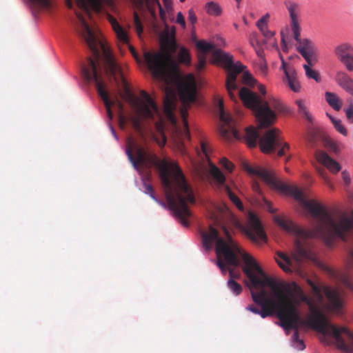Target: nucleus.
Wrapping results in <instances>:
<instances>
[{
    "instance_id": "nucleus-39",
    "label": "nucleus",
    "mask_w": 353,
    "mask_h": 353,
    "mask_svg": "<svg viewBox=\"0 0 353 353\" xmlns=\"http://www.w3.org/2000/svg\"><path fill=\"white\" fill-rule=\"evenodd\" d=\"M220 165L229 172H232L234 167V164L227 158L223 157L219 161Z\"/></svg>"
},
{
    "instance_id": "nucleus-60",
    "label": "nucleus",
    "mask_w": 353,
    "mask_h": 353,
    "mask_svg": "<svg viewBox=\"0 0 353 353\" xmlns=\"http://www.w3.org/2000/svg\"><path fill=\"white\" fill-rule=\"evenodd\" d=\"M110 130H111V132H112V133L113 136H114L116 139H117V134H116V132H115V130H114V128H113L112 125H110Z\"/></svg>"
},
{
    "instance_id": "nucleus-36",
    "label": "nucleus",
    "mask_w": 353,
    "mask_h": 353,
    "mask_svg": "<svg viewBox=\"0 0 353 353\" xmlns=\"http://www.w3.org/2000/svg\"><path fill=\"white\" fill-rule=\"evenodd\" d=\"M228 286L229 289L234 293V295L237 296L242 292L241 285L236 282L234 279H230L228 281Z\"/></svg>"
},
{
    "instance_id": "nucleus-11",
    "label": "nucleus",
    "mask_w": 353,
    "mask_h": 353,
    "mask_svg": "<svg viewBox=\"0 0 353 353\" xmlns=\"http://www.w3.org/2000/svg\"><path fill=\"white\" fill-rule=\"evenodd\" d=\"M75 1L78 8L84 11L89 17L91 14L90 9L97 13L104 12L118 41L123 44H129L130 39L128 30L121 26L116 18L109 13V11L114 14L119 12L115 0H75ZM65 2L68 8H72V0H65Z\"/></svg>"
},
{
    "instance_id": "nucleus-59",
    "label": "nucleus",
    "mask_w": 353,
    "mask_h": 353,
    "mask_svg": "<svg viewBox=\"0 0 353 353\" xmlns=\"http://www.w3.org/2000/svg\"><path fill=\"white\" fill-rule=\"evenodd\" d=\"M117 106H118L119 109L121 111H122L123 108V103H122L121 101H117Z\"/></svg>"
},
{
    "instance_id": "nucleus-63",
    "label": "nucleus",
    "mask_w": 353,
    "mask_h": 353,
    "mask_svg": "<svg viewBox=\"0 0 353 353\" xmlns=\"http://www.w3.org/2000/svg\"><path fill=\"white\" fill-rule=\"evenodd\" d=\"M250 44H251L253 47H254V41H252V39H250Z\"/></svg>"
},
{
    "instance_id": "nucleus-7",
    "label": "nucleus",
    "mask_w": 353,
    "mask_h": 353,
    "mask_svg": "<svg viewBox=\"0 0 353 353\" xmlns=\"http://www.w3.org/2000/svg\"><path fill=\"white\" fill-rule=\"evenodd\" d=\"M179 95L183 104V107L180 110V114L183 119V127L179 126L177 123L174 114V102L168 95L164 99L163 111L171 125L173 135L181 141L190 139L187 117L190 103L194 102L196 97V83L194 74H189L185 77L179 87Z\"/></svg>"
},
{
    "instance_id": "nucleus-33",
    "label": "nucleus",
    "mask_w": 353,
    "mask_h": 353,
    "mask_svg": "<svg viewBox=\"0 0 353 353\" xmlns=\"http://www.w3.org/2000/svg\"><path fill=\"white\" fill-rule=\"evenodd\" d=\"M263 19L258 20L256 23L257 28L265 37L271 38L274 35V32L268 29L267 23H263Z\"/></svg>"
},
{
    "instance_id": "nucleus-48",
    "label": "nucleus",
    "mask_w": 353,
    "mask_h": 353,
    "mask_svg": "<svg viewBox=\"0 0 353 353\" xmlns=\"http://www.w3.org/2000/svg\"><path fill=\"white\" fill-rule=\"evenodd\" d=\"M259 68L261 73L265 75L268 72V67L264 60H261L259 63Z\"/></svg>"
},
{
    "instance_id": "nucleus-22",
    "label": "nucleus",
    "mask_w": 353,
    "mask_h": 353,
    "mask_svg": "<svg viewBox=\"0 0 353 353\" xmlns=\"http://www.w3.org/2000/svg\"><path fill=\"white\" fill-rule=\"evenodd\" d=\"M335 81L341 88L353 97V79L346 72H338Z\"/></svg>"
},
{
    "instance_id": "nucleus-3",
    "label": "nucleus",
    "mask_w": 353,
    "mask_h": 353,
    "mask_svg": "<svg viewBox=\"0 0 353 353\" xmlns=\"http://www.w3.org/2000/svg\"><path fill=\"white\" fill-rule=\"evenodd\" d=\"M243 259L245 265L242 270L249 279L252 300L261 307L250 305L246 309L263 319L276 314L283 328L296 330L300 316L293 301L274 279L266 275L252 256L246 254Z\"/></svg>"
},
{
    "instance_id": "nucleus-10",
    "label": "nucleus",
    "mask_w": 353,
    "mask_h": 353,
    "mask_svg": "<svg viewBox=\"0 0 353 353\" xmlns=\"http://www.w3.org/2000/svg\"><path fill=\"white\" fill-rule=\"evenodd\" d=\"M196 47L202 52L201 54H205L212 52V59L214 63H221L227 70V78L225 87L230 98L234 101H237V97L234 94L238 89L236 83L238 74L243 72L245 66L240 62L234 63L233 57L229 53H225L220 49H214V45L205 41H199Z\"/></svg>"
},
{
    "instance_id": "nucleus-37",
    "label": "nucleus",
    "mask_w": 353,
    "mask_h": 353,
    "mask_svg": "<svg viewBox=\"0 0 353 353\" xmlns=\"http://www.w3.org/2000/svg\"><path fill=\"white\" fill-rule=\"evenodd\" d=\"M144 188H145V190H144V192L145 194H148L150 197L154 200L156 202L160 203L161 205H163V207H165V204L163 203V202H161L159 201L155 196L154 195V189H153V187L149 184V183H147L146 182L144 183Z\"/></svg>"
},
{
    "instance_id": "nucleus-23",
    "label": "nucleus",
    "mask_w": 353,
    "mask_h": 353,
    "mask_svg": "<svg viewBox=\"0 0 353 353\" xmlns=\"http://www.w3.org/2000/svg\"><path fill=\"white\" fill-rule=\"evenodd\" d=\"M259 138L258 131L252 126L245 129L244 139L249 148H255Z\"/></svg>"
},
{
    "instance_id": "nucleus-49",
    "label": "nucleus",
    "mask_w": 353,
    "mask_h": 353,
    "mask_svg": "<svg viewBox=\"0 0 353 353\" xmlns=\"http://www.w3.org/2000/svg\"><path fill=\"white\" fill-rule=\"evenodd\" d=\"M264 203H265V208L270 212V213H274L276 212V209L273 208L272 206V203L268 201V200H264Z\"/></svg>"
},
{
    "instance_id": "nucleus-27",
    "label": "nucleus",
    "mask_w": 353,
    "mask_h": 353,
    "mask_svg": "<svg viewBox=\"0 0 353 353\" xmlns=\"http://www.w3.org/2000/svg\"><path fill=\"white\" fill-rule=\"evenodd\" d=\"M278 256L284 261L285 263H283L279 260L276 259V263L279 265V266L285 272H290L291 269L290 268V265L291 264V261L289 259V257L284 253L278 252H277Z\"/></svg>"
},
{
    "instance_id": "nucleus-56",
    "label": "nucleus",
    "mask_w": 353,
    "mask_h": 353,
    "mask_svg": "<svg viewBox=\"0 0 353 353\" xmlns=\"http://www.w3.org/2000/svg\"><path fill=\"white\" fill-rule=\"evenodd\" d=\"M259 90L262 94H265V88L263 85H260Z\"/></svg>"
},
{
    "instance_id": "nucleus-26",
    "label": "nucleus",
    "mask_w": 353,
    "mask_h": 353,
    "mask_svg": "<svg viewBox=\"0 0 353 353\" xmlns=\"http://www.w3.org/2000/svg\"><path fill=\"white\" fill-rule=\"evenodd\" d=\"M26 1L33 9H50L52 6L50 0H26Z\"/></svg>"
},
{
    "instance_id": "nucleus-19",
    "label": "nucleus",
    "mask_w": 353,
    "mask_h": 353,
    "mask_svg": "<svg viewBox=\"0 0 353 353\" xmlns=\"http://www.w3.org/2000/svg\"><path fill=\"white\" fill-rule=\"evenodd\" d=\"M284 3L289 12L293 37L294 39H297L299 32H301L299 21V6L297 3L292 1H286Z\"/></svg>"
},
{
    "instance_id": "nucleus-52",
    "label": "nucleus",
    "mask_w": 353,
    "mask_h": 353,
    "mask_svg": "<svg viewBox=\"0 0 353 353\" xmlns=\"http://www.w3.org/2000/svg\"><path fill=\"white\" fill-rule=\"evenodd\" d=\"M129 49H130V51L132 55L134 57V58L138 61L139 56H138L137 52H136V50L134 48V47L129 45Z\"/></svg>"
},
{
    "instance_id": "nucleus-15",
    "label": "nucleus",
    "mask_w": 353,
    "mask_h": 353,
    "mask_svg": "<svg viewBox=\"0 0 353 353\" xmlns=\"http://www.w3.org/2000/svg\"><path fill=\"white\" fill-rule=\"evenodd\" d=\"M246 236L253 242L259 243L265 242L267 236L263 229L261 223L257 216L253 212H249L248 223L244 228Z\"/></svg>"
},
{
    "instance_id": "nucleus-61",
    "label": "nucleus",
    "mask_w": 353,
    "mask_h": 353,
    "mask_svg": "<svg viewBox=\"0 0 353 353\" xmlns=\"http://www.w3.org/2000/svg\"><path fill=\"white\" fill-rule=\"evenodd\" d=\"M148 9H149V11H150V12L151 13V14H152V16H154H154H155V12H154V10H152V8H148Z\"/></svg>"
},
{
    "instance_id": "nucleus-54",
    "label": "nucleus",
    "mask_w": 353,
    "mask_h": 353,
    "mask_svg": "<svg viewBox=\"0 0 353 353\" xmlns=\"http://www.w3.org/2000/svg\"><path fill=\"white\" fill-rule=\"evenodd\" d=\"M151 2L157 4V6L159 8L161 17H163V14H164V12L163 11L162 8H161L159 2L158 1V0H151Z\"/></svg>"
},
{
    "instance_id": "nucleus-21",
    "label": "nucleus",
    "mask_w": 353,
    "mask_h": 353,
    "mask_svg": "<svg viewBox=\"0 0 353 353\" xmlns=\"http://www.w3.org/2000/svg\"><path fill=\"white\" fill-rule=\"evenodd\" d=\"M317 161L324 166H325L330 172L337 173L341 170L340 165L333 160L325 152L319 151L316 154Z\"/></svg>"
},
{
    "instance_id": "nucleus-50",
    "label": "nucleus",
    "mask_w": 353,
    "mask_h": 353,
    "mask_svg": "<svg viewBox=\"0 0 353 353\" xmlns=\"http://www.w3.org/2000/svg\"><path fill=\"white\" fill-rule=\"evenodd\" d=\"M201 150L203 152V153L206 156L208 157V144L204 142V141H201Z\"/></svg>"
},
{
    "instance_id": "nucleus-6",
    "label": "nucleus",
    "mask_w": 353,
    "mask_h": 353,
    "mask_svg": "<svg viewBox=\"0 0 353 353\" xmlns=\"http://www.w3.org/2000/svg\"><path fill=\"white\" fill-rule=\"evenodd\" d=\"M223 230L225 238L220 236L218 230L212 226H210L208 232H202L203 246L206 250H210L212 249L213 244L215 243L216 263L217 266L223 274L229 271L231 279L239 278L240 274H236L229 267L240 266L241 258L244 260L243 256L249 254L241 249L238 243L233 240L230 232L225 227H223ZM243 261L245 266V261Z\"/></svg>"
},
{
    "instance_id": "nucleus-45",
    "label": "nucleus",
    "mask_w": 353,
    "mask_h": 353,
    "mask_svg": "<svg viewBox=\"0 0 353 353\" xmlns=\"http://www.w3.org/2000/svg\"><path fill=\"white\" fill-rule=\"evenodd\" d=\"M188 19L192 25H194L196 21V16L194 11L192 9H190L188 11Z\"/></svg>"
},
{
    "instance_id": "nucleus-43",
    "label": "nucleus",
    "mask_w": 353,
    "mask_h": 353,
    "mask_svg": "<svg viewBox=\"0 0 353 353\" xmlns=\"http://www.w3.org/2000/svg\"><path fill=\"white\" fill-rule=\"evenodd\" d=\"M345 112L348 121L351 123H353V104H350V106L345 110Z\"/></svg>"
},
{
    "instance_id": "nucleus-47",
    "label": "nucleus",
    "mask_w": 353,
    "mask_h": 353,
    "mask_svg": "<svg viewBox=\"0 0 353 353\" xmlns=\"http://www.w3.org/2000/svg\"><path fill=\"white\" fill-rule=\"evenodd\" d=\"M119 123L120 128L124 129L127 123V118L122 113L119 115Z\"/></svg>"
},
{
    "instance_id": "nucleus-46",
    "label": "nucleus",
    "mask_w": 353,
    "mask_h": 353,
    "mask_svg": "<svg viewBox=\"0 0 353 353\" xmlns=\"http://www.w3.org/2000/svg\"><path fill=\"white\" fill-rule=\"evenodd\" d=\"M341 176L343 179L344 183L346 185H349L350 183V181H351L350 174L347 171L344 170L341 172Z\"/></svg>"
},
{
    "instance_id": "nucleus-2",
    "label": "nucleus",
    "mask_w": 353,
    "mask_h": 353,
    "mask_svg": "<svg viewBox=\"0 0 353 353\" xmlns=\"http://www.w3.org/2000/svg\"><path fill=\"white\" fill-rule=\"evenodd\" d=\"M306 281L312 288L313 297H308L295 281L286 283H276L281 290L293 301L296 306V310H297L299 301L305 303L308 306L312 315L311 318L307 321L300 319L297 325L299 324L307 325L323 335H331L335 339L338 348L343 351H348L349 345L341 334H345L350 343L353 345V334L344 327H337L331 324L320 310V307L324 301L323 293L327 299V309L335 314H341L343 291L329 286L317 285L310 279H307ZM296 312H298V311Z\"/></svg>"
},
{
    "instance_id": "nucleus-32",
    "label": "nucleus",
    "mask_w": 353,
    "mask_h": 353,
    "mask_svg": "<svg viewBox=\"0 0 353 353\" xmlns=\"http://www.w3.org/2000/svg\"><path fill=\"white\" fill-rule=\"evenodd\" d=\"M133 23L139 37L141 38V34L143 32V26L137 12L133 13Z\"/></svg>"
},
{
    "instance_id": "nucleus-53",
    "label": "nucleus",
    "mask_w": 353,
    "mask_h": 353,
    "mask_svg": "<svg viewBox=\"0 0 353 353\" xmlns=\"http://www.w3.org/2000/svg\"><path fill=\"white\" fill-rule=\"evenodd\" d=\"M252 189L256 192L260 193V192H261V188H260L259 184L257 182L253 183Z\"/></svg>"
},
{
    "instance_id": "nucleus-13",
    "label": "nucleus",
    "mask_w": 353,
    "mask_h": 353,
    "mask_svg": "<svg viewBox=\"0 0 353 353\" xmlns=\"http://www.w3.org/2000/svg\"><path fill=\"white\" fill-rule=\"evenodd\" d=\"M259 145L261 151L266 154L273 152L276 148H279V157L285 156L290 148V145L283 141L281 132L276 128L268 130L259 140Z\"/></svg>"
},
{
    "instance_id": "nucleus-64",
    "label": "nucleus",
    "mask_w": 353,
    "mask_h": 353,
    "mask_svg": "<svg viewBox=\"0 0 353 353\" xmlns=\"http://www.w3.org/2000/svg\"><path fill=\"white\" fill-rule=\"evenodd\" d=\"M290 158H291V156H290H290H288V157H287V159H286L285 161H286V162H287V161H288L290 159Z\"/></svg>"
},
{
    "instance_id": "nucleus-58",
    "label": "nucleus",
    "mask_w": 353,
    "mask_h": 353,
    "mask_svg": "<svg viewBox=\"0 0 353 353\" xmlns=\"http://www.w3.org/2000/svg\"><path fill=\"white\" fill-rule=\"evenodd\" d=\"M269 18V14H266L265 15H264L262 18H261L260 19H263V23H267V20Z\"/></svg>"
},
{
    "instance_id": "nucleus-42",
    "label": "nucleus",
    "mask_w": 353,
    "mask_h": 353,
    "mask_svg": "<svg viewBox=\"0 0 353 353\" xmlns=\"http://www.w3.org/2000/svg\"><path fill=\"white\" fill-rule=\"evenodd\" d=\"M199 63L196 66L197 70H202L206 63V55L204 54H199L198 55Z\"/></svg>"
},
{
    "instance_id": "nucleus-55",
    "label": "nucleus",
    "mask_w": 353,
    "mask_h": 353,
    "mask_svg": "<svg viewBox=\"0 0 353 353\" xmlns=\"http://www.w3.org/2000/svg\"><path fill=\"white\" fill-rule=\"evenodd\" d=\"M281 47L283 52H287L288 47L283 37H282L281 38Z\"/></svg>"
},
{
    "instance_id": "nucleus-62",
    "label": "nucleus",
    "mask_w": 353,
    "mask_h": 353,
    "mask_svg": "<svg viewBox=\"0 0 353 353\" xmlns=\"http://www.w3.org/2000/svg\"><path fill=\"white\" fill-rule=\"evenodd\" d=\"M180 148H181V152H183V150H184V145H183V144H182V143H181V145H180Z\"/></svg>"
},
{
    "instance_id": "nucleus-25",
    "label": "nucleus",
    "mask_w": 353,
    "mask_h": 353,
    "mask_svg": "<svg viewBox=\"0 0 353 353\" xmlns=\"http://www.w3.org/2000/svg\"><path fill=\"white\" fill-rule=\"evenodd\" d=\"M210 174L213 177V179L221 185H225V176L223 174V172L217 168L216 165H212L210 168Z\"/></svg>"
},
{
    "instance_id": "nucleus-1",
    "label": "nucleus",
    "mask_w": 353,
    "mask_h": 353,
    "mask_svg": "<svg viewBox=\"0 0 353 353\" xmlns=\"http://www.w3.org/2000/svg\"><path fill=\"white\" fill-rule=\"evenodd\" d=\"M125 153L137 171L143 168L150 170L152 167L158 170L169 208L181 225L188 227V218L192 215L189 206L195 204L196 199L181 168H170L166 160L160 159L132 137L127 139Z\"/></svg>"
},
{
    "instance_id": "nucleus-41",
    "label": "nucleus",
    "mask_w": 353,
    "mask_h": 353,
    "mask_svg": "<svg viewBox=\"0 0 353 353\" xmlns=\"http://www.w3.org/2000/svg\"><path fill=\"white\" fill-rule=\"evenodd\" d=\"M326 145L330 150H331L335 153H337L340 151L339 144L334 141L333 140L327 141Z\"/></svg>"
},
{
    "instance_id": "nucleus-24",
    "label": "nucleus",
    "mask_w": 353,
    "mask_h": 353,
    "mask_svg": "<svg viewBox=\"0 0 353 353\" xmlns=\"http://www.w3.org/2000/svg\"><path fill=\"white\" fill-rule=\"evenodd\" d=\"M325 98L326 102L334 110L339 111L341 110L343 101L336 94L331 92H326L325 93Z\"/></svg>"
},
{
    "instance_id": "nucleus-9",
    "label": "nucleus",
    "mask_w": 353,
    "mask_h": 353,
    "mask_svg": "<svg viewBox=\"0 0 353 353\" xmlns=\"http://www.w3.org/2000/svg\"><path fill=\"white\" fill-rule=\"evenodd\" d=\"M239 97L246 108L254 111L261 129L270 126L276 119V114L271 108L276 110H282V105L279 100L272 99L269 102L265 101L257 93L248 88L244 87L239 90Z\"/></svg>"
},
{
    "instance_id": "nucleus-35",
    "label": "nucleus",
    "mask_w": 353,
    "mask_h": 353,
    "mask_svg": "<svg viewBox=\"0 0 353 353\" xmlns=\"http://www.w3.org/2000/svg\"><path fill=\"white\" fill-rule=\"evenodd\" d=\"M178 59L181 63L190 64V55L189 51L185 48H181L178 54Z\"/></svg>"
},
{
    "instance_id": "nucleus-30",
    "label": "nucleus",
    "mask_w": 353,
    "mask_h": 353,
    "mask_svg": "<svg viewBox=\"0 0 353 353\" xmlns=\"http://www.w3.org/2000/svg\"><path fill=\"white\" fill-rule=\"evenodd\" d=\"M327 116L329 117L330 119L331 120V122L332 125H334L335 130L343 134V136H347V131L345 126L343 125L340 119H336L332 117L331 115H329L327 113Z\"/></svg>"
},
{
    "instance_id": "nucleus-40",
    "label": "nucleus",
    "mask_w": 353,
    "mask_h": 353,
    "mask_svg": "<svg viewBox=\"0 0 353 353\" xmlns=\"http://www.w3.org/2000/svg\"><path fill=\"white\" fill-rule=\"evenodd\" d=\"M292 341L294 343H296L297 349L299 350H303L305 349V346L304 345L303 341L299 339V332L297 330H296L292 335Z\"/></svg>"
},
{
    "instance_id": "nucleus-14",
    "label": "nucleus",
    "mask_w": 353,
    "mask_h": 353,
    "mask_svg": "<svg viewBox=\"0 0 353 353\" xmlns=\"http://www.w3.org/2000/svg\"><path fill=\"white\" fill-rule=\"evenodd\" d=\"M313 218L316 221V223H315V225H314V228L310 229V230H305V229H303V228H300L299 226L296 225L293 221H290L289 219H286L280 217L279 216H275L274 217V222L277 225H279L281 228H282L283 230H286L289 233L293 234L296 236L297 239H296V241L294 242V246H295V251H296V252L298 254V256L299 258H307V257H309V254H308V252H307V249L305 248L303 243L301 241V240L299 239L320 238V239H322L325 241V243H326V241H325V238L323 236H320V235H316V236H307L301 235V234H299V233H297L296 232H295L294 230H291L287 229L281 223L283 222V223H285L286 225H288V223L289 224L292 223V225H293L294 226H295L298 229L303 230H305V231H307V232L314 231V230H316V225H317V223H318V221H317V219L315 217H313Z\"/></svg>"
},
{
    "instance_id": "nucleus-34",
    "label": "nucleus",
    "mask_w": 353,
    "mask_h": 353,
    "mask_svg": "<svg viewBox=\"0 0 353 353\" xmlns=\"http://www.w3.org/2000/svg\"><path fill=\"white\" fill-rule=\"evenodd\" d=\"M207 12L210 15L218 16L221 12L220 6L214 2H209L206 4Z\"/></svg>"
},
{
    "instance_id": "nucleus-51",
    "label": "nucleus",
    "mask_w": 353,
    "mask_h": 353,
    "mask_svg": "<svg viewBox=\"0 0 353 353\" xmlns=\"http://www.w3.org/2000/svg\"><path fill=\"white\" fill-rule=\"evenodd\" d=\"M343 283L346 288H347L348 289H350L351 290H353V285L350 283V281L348 280L347 278H346V277L343 278Z\"/></svg>"
},
{
    "instance_id": "nucleus-18",
    "label": "nucleus",
    "mask_w": 353,
    "mask_h": 353,
    "mask_svg": "<svg viewBox=\"0 0 353 353\" xmlns=\"http://www.w3.org/2000/svg\"><path fill=\"white\" fill-rule=\"evenodd\" d=\"M294 40L298 43L296 50L305 59L309 65H314L316 61V57L315 56V47L312 42L307 39L301 38V32H299V37Z\"/></svg>"
},
{
    "instance_id": "nucleus-38",
    "label": "nucleus",
    "mask_w": 353,
    "mask_h": 353,
    "mask_svg": "<svg viewBox=\"0 0 353 353\" xmlns=\"http://www.w3.org/2000/svg\"><path fill=\"white\" fill-rule=\"evenodd\" d=\"M242 81L244 84L253 87L256 83V80L248 72H245L243 74Z\"/></svg>"
},
{
    "instance_id": "nucleus-44",
    "label": "nucleus",
    "mask_w": 353,
    "mask_h": 353,
    "mask_svg": "<svg viewBox=\"0 0 353 353\" xmlns=\"http://www.w3.org/2000/svg\"><path fill=\"white\" fill-rule=\"evenodd\" d=\"M176 22L179 23L182 28H185V21L183 14L179 12L176 14Z\"/></svg>"
},
{
    "instance_id": "nucleus-57",
    "label": "nucleus",
    "mask_w": 353,
    "mask_h": 353,
    "mask_svg": "<svg viewBox=\"0 0 353 353\" xmlns=\"http://www.w3.org/2000/svg\"><path fill=\"white\" fill-rule=\"evenodd\" d=\"M256 52L257 55L260 57H262L263 55V50L261 49L256 50Z\"/></svg>"
},
{
    "instance_id": "nucleus-31",
    "label": "nucleus",
    "mask_w": 353,
    "mask_h": 353,
    "mask_svg": "<svg viewBox=\"0 0 353 353\" xmlns=\"http://www.w3.org/2000/svg\"><path fill=\"white\" fill-rule=\"evenodd\" d=\"M310 65L305 64L303 65V68L305 72V75L308 79H312L316 82H320L321 81V77L319 76V74L317 71L312 70L310 67Z\"/></svg>"
},
{
    "instance_id": "nucleus-5",
    "label": "nucleus",
    "mask_w": 353,
    "mask_h": 353,
    "mask_svg": "<svg viewBox=\"0 0 353 353\" xmlns=\"http://www.w3.org/2000/svg\"><path fill=\"white\" fill-rule=\"evenodd\" d=\"M76 15L79 22V28L77 32L85 41L96 59V61L92 58L88 59L87 65L82 68L83 74L87 81H94L95 83L97 92L104 103L108 116L110 119H112L113 113L111 110V106L115 102L111 101L109 98L107 86L103 79V72L110 77H112L115 81H117V79L119 78L123 84H125V78L121 68L109 53L105 54L104 68L103 69L99 62V41L83 16L79 12H76Z\"/></svg>"
},
{
    "instance_id": "nucleus-29",
    "label": "nucleus",
    "mask_w": 353,
    "mask_h": 353,
    "mask_svg": "<svg viewBox=\"0 0 353 353\" xmlns=\"http://www.w3.org/2000/svg\"><path fill=\"white\" fill-rule=\"evenodd\" d=\"M225 190L230 199V201L237 207L240 210H243V205L240 199L232 192L228 185H225Z\"/></svg>"
},
{
    "instance_id": "nucleus-28",
    "label": "nucleus",
    "mask_w": 353,
    "mask_h": 353,
    "mask_svg": "<svg viewBox=\"0 0 353 353\" xmlns=\"http://www.w3.org/2000/svg\"><path fill=\"white\" fill-rule=\"evenodd\" d=\"M296 104L298 106L299 113L301 114L303 117H304L308 121L311 122L312 118L306 107L305 101L302 99L296 100Z\"/></svg>"
},
{
    "instance_id": "nucleus-16",
    "label": "nucleus",
    "mask_w": 353,
    "mask_h": 353,
    "mask_svg": "<svg viewBox=\"0 0 353 353\" xmlns=\"http://www.w3.org/2000/svg\"><path fill=\"white\" fill-rule=\"evenodd\" d=\"M219 119L222 122V125L220 128V132L222 136L225 138L233 136L237 139H241V136L235 126L234 121L230 114H226L224 111L223 101L222 99H220L219 101Z\"/></svg>"
},
{
    "instance_id": "nucleus-17",
    "label": "nucleus",
    "mask_w": 353,
    "mask_h": 353,
    "mask_svg": "<svg viewBox=\"0 0 353 353\" xmlns=\"http://www.w3.org/2000/svg\"><path fill=\"white\" fill-rule=\"evenodd\" d=\"M334 53L347 70L352 72L353 69V45L349 42L341 43L334 48Z\"/></svg>"
},
{
    "instance_id": "nucleus-8",
    "label": "nucleus",
    "mask_w": 353,
    "mask_h": 353,
    "mask_svg": "<svg viewBox=\"0 0 353 353\" xmlns=\"http://www.w3.org/2000/svg\"><path fill=\"white\" fill-rule=\"evenodd\" d=\"M130 104L138 116V117H132L130 119L134 129L141 132L143 123L154 124L157 131L161 136V140H156V141L160 147H163L166 142V137L163 134L165 123L157 102L147 92L141 90L139 97H130Z\"/></svg>"
},
{
    "instance_id": "nucleus-12",
    "label": "nucleus",
    "mask_w": 353,
    "mask_h": 353,
    "mask_svg": "<svg viewBox=\"0 0 353 353\" xmlns=\"http://www.w3.org/2000/svg\"><path fill=\"white\" fill-rule=\"evenodd\" d=\"M166 47L169 52H145L144 59L153 77L168 84L172 66L171 53H174L177 48L175 40H168Z\"/></svg>"
},
{
    "instance_id": "nucleus-20",
    "label": "nucleus",
    "mask_w": 353,
    "mask_h": 353,
    "mask_svg": "<svg viewBox=\"0 0 353 353\" xmlns=\"http://www.w3.org/2000/svg\"><path fill=\"white\" fill-rule=\"evenodd\" d=\"M281 69H283L285 73V79L283 81L288 83L292 90L298 92L301 86L297 79V74L295 70L290 66H287L286 63L283 60Z\"/></svg>"
},
{
    "instance_id": "nucleus-4",
    "label": "nucleus",
    "mask_w": 353,
    "mask_h": 353,
    "mask_svg": "<svg viewBox=\"0 0 353 353\" xmlns=\"http://www.w3.org/2000/svg\"><path fill=\"white\" fill-rule=\"evenodd\" d=\"M245 169L250 175L261 179L271 188L285 194L292 196L303 208L311 214L312 217H315L318 221L316 230L314 231L307 232L298 229L292 223L286 225L283 222L281 223L287 229L294 230L303 236H322L325 238L326 245L329 247L332 245L336 237H339L344 241H346L347 233L353 228L352 219L343 216L339 223L335 222L321 204L313 200L305 199L301 190L295 185H290L280 181L272 170L262 167L253 168L248 165L245 166Z\"/></svg>"
}]
</instances>
